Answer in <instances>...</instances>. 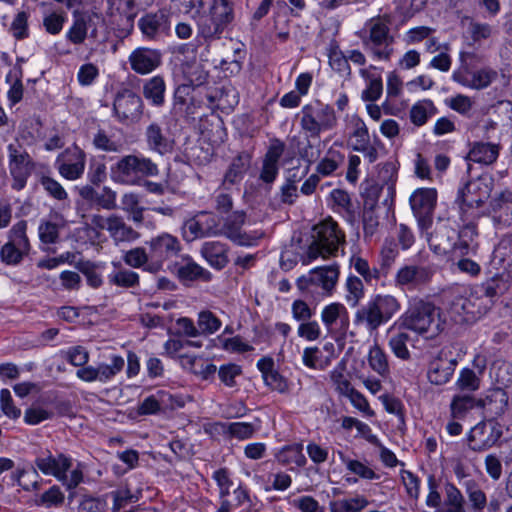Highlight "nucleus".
<instances>
[{"label": "nucleus", "instance_id": "1", "mask_svg": "<svg viewBox=\"0 0 512 512\" xmlns=\"http://www.w3.org/2000/svg\"><path fill=\"white\" fill-rule=\"evenodd\" d=\"M172 4L180 14L198 16L197 35L205 42L220 39L234 20V5L230 0H213L208 11L202 14L203 0H172Z\"/></svg>", "mask_w": 512, "mask_h": 512}, {"label": "nucleus", "instance_id": "2", "mask_svg": "<svg viewBox=\"0 0 512 512\" xmlns=\"http://www.w3.org/2000/svg\"><path fill=\"white\" fill-rule=\"evenodd\" d=\"M401 325L419 335L434 338L443 331L445 322L441 319L440 308L430 301L414 298L401 316Z\"/></svg>", "mask_w": 512, "mask_h": 512}, {"label": "nucleus", "instance_id": "3", "mask_svg": "<svg viewBox=\"0 0 512 512\" xmlns=\"http://www.w3.org/2000/svg\"><path fill=\"white\" fill-rule=\"evenodd\" d=\"M401 309L399 300L390 294H376L355 313L354 324L369 332L389 322Z\"/></svg>", "mask_w": 512, "mask_h": 512}, {"label": "nucleus", "instance_id": "4", "mask_svg": "<svg viewBox=\"0 0 512 512\" xmlns=\"http://www.w3.org/2000/svg\"><path fill=\"white\" fill-rule=\"evenodd\" d=\"M158 174V165L141 154L122 156L110 167V178L122 185H139L145 178Z\"/></svg>", "mask_w": 512, "mask_h": 512}, {"label": "nucleus", "instance_id": "5", "mask_svg": "<svg viewBox=\"0 0 512 512\" xmlns=\"http://www.w3.org/2000/svg\"><path fill=\"white\" fill-rule=\"evenodd\" d=\"M364 49L378 60L389 61L394 52V37L390 33L389 20L385 17L370 19L358 33Z\"/></svg>", "mask_w": 512, "mask_h": 512}, {"label": "nucleus", "instance_id": "6", "mask_svg": "<svg viewBox=\"0 0 512 512\" xmlns=\"http://www.w3.org/2000/svg\"><path fill=\"white\" fill-rule=\"evenodd\" d=\"M313 242L307 251V258L303 264H308L318 257L327 258L336 255L339 247L345 243V234L339 229L338 224L327 218L314 226Z\"/></svg>", "mask_w": 512, "mask_h": 512}, {"label": "nucleus", "instance_id": "7", "mask_svg": "<svg viewBox=\"0 0 512 512\" xmlns=\"http://www.w3.org/2000/svg\"><path fill=\"white\" fill-rule=\"evenodd\" d=\"M300 114V126L307 138L319 139L323 131L333 130L338 123L334 108L320 101L304 105Z\"/></svg>", "mask_w": 512, "mask_h": 512}, {"label": "nucleus", "instance_id": "8", "mask_svg": "<svg viewBox=\"0 0 512 512\" xmlns=\"http://www.w3.org/2000/svg\"><path fill=\"white\" fill-rule=\"evenodd\" d=\"M27 221L15 223L7 233V242L0 247V260L7 266H18L30 254Z\"/></svg>", "mask_w": 512, "mask_h": 512}, {"label": "nucleus", "instance_id": "9", "mask_svg": "<svg viewBox=\"0 0 512 512\" xmlns=\"http://www.w3.org/2000/svg\"><path fill=\"white\" fill-rule=\"evenodd\" d=\"M144 110V102L140 95L131 89L118 91L113 101V115L118 122L130 125L137 123Z\"/></svg>", "mask_w": 512, "mask_h": 512}, {"label": "nucleus", "instance_id": "10", "mask_svg": "<svg viewBox=\"0 0 512 512\" xmlns=\"http://www.w3.org/2000/svg\"><path fill=\"white\" fill-rule=\"evenodd\" d=\"M9 172L12 177V189L22 190L34 170V163L25 148L19 143H10L7 147Z\"/></svg>", "mask_w": 512, "mask_h": 512}, {"label": "nucleus", "instance_id": "11", "mask_svg": "<svg viewBox=\"0 0 512 512\" xmlns=\"http://www.w3.org/2000/svg\"><path fill=\"white\" fill-rule=\"evenodd\" d=\"M145 245L149 248L158 273L163 270L164 263L177 257L182 249L178 237L167 232L150 238L145 242Z\"/></svg>", "mask_w": 512, "mask_h": 512}, {"label": "nucleus", "instance_id": "12", "mask_svg": "<svg viewBox=\"0 0 512 512\" xmlns=\"http://www.w3.org/2000/svg\"><path fill=\"white\" fill-rule=\"evenodd\" d=\"M502 434V427L499 423L493 420L481 421L468 433V447L474 452L486 451L497 444Z\"/></svg>", "mask_w": 512, "mask_h": 512}, {"label": "nucleus", "instance_id": "13", "mask_svg": "<svg viewBox=\"0 0 512 512\" xmlns=\"http://www.w3.org/2000/svg\"><path fill=\"white\" fill-rule=\"evenodd\" d=\"M437 201V192L432 188H420L410 196V205L420 230L425 231L432 225L433 213Z\"/></svg>", "mask_w": 512, "mask_h": 512}, {"label": "nucleus", "instance_id": "14", "mask_svg": "<svg viewBox=\"0 0 512 512\" xmlns=\"http://www.w3.org/2000/svg\"><path fill=\"white\" fill-rule=\"evenodd\" d=\"M246 214L243 211H235L229 215L222 227L220 228L219 235H224L233 243L239 246H253L256 245L258 240L263 237V232L254 231L246 233L242 230L245 223Z\"/></svg>", "mask_w": 512, "mask_h": 512}, {"label": "nucleus", "instance_id": "15", "mask_svg": "<svg viewBox=\"0 0 512 512\" xmlns=\"http://www.w3.org/2000/svg\"><path fill=\"white\" fill-rule=\"evenodd\" d=\"M490 193V185L485 180H470L458 189L455 203L462 211L466 207L479 208L489 199Z\"/></svg>", "mask_w": 512, "mask_h": 512}, {"label": "nucleus", "instance_id": "16", "mask_svg": "<svg viewBox=\"0 0 512 512\" xmlns=\"http://www.w3.org/2000/svg\"><path fill=\"white\" fill-rule=\"evenodd\" d=\"M99 20L100 16L96 13L73 11V24L66 33L67 40L80 45L84 43L88 31H90L89 37L96 40L98 37L96 21Z\"/></svg>", "mask_w": 512, "mask_h": 512}, {"label": "nucleus", "instance_id": "17", "mask_svg": "<svg viewBox=\"0 0 512 512\" xmlns=\"http://www.w3.org/2000/svg\"><path fill=\"white\" fill-rule=\"evenodd\" d=\"M351 125L352 132L350 139L352 149L362 153L369 163H374L378 159V152L375 145L379 144L380 140L375 137L374 143H371L368 128L361 118L353 116Z\"/></svg>", "mask_w": 512, "mask_h": 512}, {"label": "nucleus", "instance_id": "18", "mask_svg": "<svg viewBox=\"0 0 512 512\" xmlns=\"http://www.w3.org/2000/svg\"><path fill=\"white\" fill-rule=\"evenodd\" d=\"M430 249L437 255H447L452 253L455 257H459L457 250V231L447 225H438L432 233L427 237Z\"/></svg>", "mask_w": 512, "mask_h": 512}, {"label": "nucleus", "instance_id": "19", "mask_svg": "<svg viewBox=\"0 0 512 512\" xmlns=\"http://www.w3.org/2000/svg\"><path fill=\"white\" fill-rule=\"evenodd\" d=\"M108 14L111 23L119 31L129 34L133 30L137 15L135 0H112Z\"/></svg>", "mask_w": 512, "mask_h": 512}, {"label": "nucleus", "instance_id": "20", "mask_svg": "<svg viewBox=\"0 0 512 512\" xmlns=\"http://www.w3.org/2000/svg\"><path fill=\"white\" fill-rule=\"evenodd\" d=\"M434 271L429 266L404 265L395 276V284L408 290L416 289L430 282Z\"/></svg>", "mask_w": 512, "mask_h": 512}, {"label": "nucleus", "instance_id": "21", "mask_svg": "<svg viewBox=\"0 0 512 512\" xmlns=\"http://www.w3.org/2000/svg\"><path fill=\"white\" fill-rule=\"evenodd\" d=\"M34 465L44 475L53 476L59 480L62 473L68 472L71 468L72 459L63 453L53 454L45 450L35 458Z\"/></svg>", "mask_w": 512, "mask_h": 512}, {"label": "nucleus", "instance_id": "22", "mask_svg": "<svg viewBox=\"0 0 512 512\" xmlns=\"http://www.w3.org/2000/svg\"><path fill=\"white\" fill-rule=\"evenodd\" d=\"M144 137L147 148L154 153L164 156L173 151L174 140L169 130L157 122H151L146 127Z\"/></svg>", "mask_w": 512, "mask_h": 512}, {"label": "nucleus", "instance_id": "23", "mask_svg": "<svg viewBox=\"0 0 512 512\" xmlns=\"http://www.w3.org/2000/svg\"><path fill=\"white\" fill-rule=\"evenodd\" d=\"M131 69L140 75H146L157 69L162 63L159 50L139 47L131 52L128 58Z\"/></svg>", "mask_w": 512, "mask_h": 512}, {"label": "nucleus", "instance_id": "24", "mask_svg": "<svg viewBox=\"0 0 512 512\" xmlns=\"http://www.w3.org/2000/svg\"><path fill=\"white\" fill-rule=\"evenodd\" d=\"M285 151V144L279 139H274L264 155L259 179L271 185L279 173V160Z\"/></svg>", "mask_w": 512, "mask_h": 512}, {"label": "nucleus", "instance_id": "25", "mask_svg": "<svg viewBox=\"0 0 512 512\" xmlns=\"http://www.w3.org/2000/svg\"><path fill=\"white\" fill-rule=\"evenodd\" d=\"M457 360L448 354L441 351L429 364L427 376L429 381L435 385H444L452 377Z\"/></svg>", "mask_w": 512, "mask_h": 512}, {"label": "nucleus", "instance_id": "26", "mask_svg": "<svg viewBox=\"0 0 512 512\" xmlns=\"http://www.w3.org/2000/svg\"><path fill=\"white\" fill-rule=\"evenodd\" d=\"M477 407L482 408L488 420L502 416L508 408V394L500 388H494L487 392L484 398L477 400Z\"/></svg>", "mask_w": 512, "mask_h": 512}, {"label": "nucleus", "instance_id": "27", "mask_svg": "<svg viewBox=\"0 0 512 512\" xmlns=\"http://www.w3.org/2000/svg\"><path fill=\"white\" fill-rule=\"evenodd\" d=\"M138 26L146 38L154 40L169 31V16L165 10L147 13L140 18Z\"/></svg>", "mask_w": 512, "mask_h": 512}, {"label": "nucleus", "instance_id": "28", "mask_svg": "<svg viewBox=\"0 0 512 512\" xmlns=\"http://www.w3.org/2000/svg\"><path fill=\"white\" fill-rule=\"evenodd\" d=\"M321 320L325 325L327 332L331 335L336 334L340 328L346 329L348 327V311L343 304L331 303L325 306L321 312Z\"/></svg>", "mask_w": 512, "mask_h": 512}, {"label": "nucleus", "instance_id": "29", "mask_svg": "<svg viewBox=\"0 0 512 512\" xmlns=\"http://www.w3.org/2000/svg\"><path fill=\"white\" fill-rule=\"evenodd\" d=\"M176 273L179 280L188 285L194 281H209L211 274L209 271L198 265L189 256L182 257L179 263L175 265Z\"/></svg>", "mask_w": 512, "mask_h": 512}, {"label": "nucleus", "instance_id": "30", "mask_svg": "<svg viewBox=\"0 0 512 512\" xmlns=\"http://www.w3.org/2000/svg\"><path fill=\"white\" fill-rule=\"evenodd\" d=\"M124 263L134 269H142L151 274H157L158 271L151 258L149 248L145 246H138L124 252L122 256Z\"/></svg>", "mask_w": 512, "mask_h": 512}, {"label": "nucleus", "instance_id": "31", "mask_svg": "<svg viewBox=\"0 0 512 512\" xmlns=\"http://www.w3.org/2000/svg\"><path fill=\"white\" fill-rule=\"evenodd\" d=\"M252 155L247 151L240 152L234 157L224 175L223 186L240 183L251 166Z\"/></svg>", "mask_w": 512, "mask_h": 512}, {"label": "nucleus", "instance_id": "32", "mask_svg": "<svg viewBox=\"0 0 512 512\" xmlns=\"http://www.w3.org/2000/svg\"><path fill=\"white\" fill-rule=\"evenodd\" d=\"M493 221L498 227L512 225V192L503 191L492 200Z\"/></svg>", "mask_w": 512, "mask_h": 512}, {"label": "nucleus", "instance_id": "33", "mask_svg": "<svg viewBox=\"0 0 512 512\" xmlns=\"http://www.w3.org/2000/svg\"><path fill=\"white\" fill-rule=\"evenodd\" d=\"M66 153L70 158L67 162H63L59 165V173L68 180H76L80 178L84 172L86 155L84 151L78 147L67 150Z\"/></svg>", "mask_w": 512, "mask_h": 512}, {"label": "nucleus", "instance_id": "34", "mask_svg": "<svg viewBox=\"0 0 512 512\" xmlns=\"http://www.w3.org/2000/svg\"><path fill=\"white\" fill-rule=\"evenodd\" d=\"M166 83L161 75L143 82L142 94L151 106L160 108L165 104Z\"/></svg>", "mask_w": 512, "mask_h": 512}, {"label": "nucleus", "instance_id": "35", "mask_svg": "<svg viewBox=\"0 0 512 512\" xmlns=\"http://www.w3.org/2000/svg\"><path fill=\"white\" fill-rule=\"evenodd\" d=\"M498 74L495 70L483 68L477 71L468 72L464 76H459L454 73L453 79L465 86L473 89L481 90L488 87L496 78Z\"/></svg>", "mask_w": 512, "mask_h": 512}, {"label": "nucleus", "instance_id": "36", "mask_svg": "<svg viewBox=\"0 0 512 512\" xmlns=\"http://www.w3.org/2000/svg\"><path fill=\"white\" fill-rule=\"evenodd\" d=\"M377 67L370 65L368 68L360 69V75L367 81V87L362 92V99L368 102L378 100L383 91V82L380 73H376Z\"/></svg>", "mask_w": 512, "mask_h": 512}, {"label": "nucleus", "instance_id": "37", "mask_svg": "<svg viewBox=\"0 0 512 512\" xmlns=\"http://www.w3.org/2000/svg\"><path fill=\"white\" fill-rule=\"evenodd\" d=\"M108 233L115 244L134 242L140 237L138 231L128 225L121 216L115 214L112 215Z\"/></svg>", "mask_w": 512, "mask_h": 512}, {"label": "nucleus", "instance_id": "38", "mask_svg": "<svg viewBox=\"0 0 512 512\" xmlns=\"http://www.w3.org/2000/svg\"><path fill=\"white\" fill-rule=\"evenodd\" d=\"M499 151L498 144L477 141L472 144L468 158L476 163L490 165L497 160Z\"/></svg>", "mask_w": 512, "mask_h": 512}, {"label": "nucleus", "instance_id": "39", "mask_svg": "<svg viewBox=\"0 0 512 512\" xmlns=\"http://www.w3.org/2000/svg\"><path fill=\"white\" fill-rule=\"evenodd\" d=\"M80 195L83 199L104 209L111 210L116 207V193L108 187L98 192L91 186H85L80 190Z\"/></svg>", "mask_w": 512, "mask_h": 512}, {"label": "nucleus", "instance_id": "40", "mask_svg": "<svg viewBox=\"0 0 512 512\" xmlns=\"http://www.w3.org/2000/svg\"><path fill=\"white\" fill-rule=\"evenodd\" d=\"M276 460L283 466H289V470L293 471L296 467H303L307 463V459L303 454V444L294 443L292 445H286L278 451L276 454Z\"/></svg>", "mask_w": 512, "mask_h": 512}, {"label": "nucleus", "instance_id": "41", "mask_svg": "<svg viewBox=\"0 0 512 512\" xmlns=\"http://www.w3.org/2000/svg\"><path fill=\"white\" fill-rule=\"evenodd\" d=\"M201 254L211 266L217 269L224 268L229 261L226 245L218 241L203 243Z\"/></svg>", "mask_w": 512, "mask_h": 512}, {"label": "nucleus", "instance_id": "42", "mask_svg": "<svg viewBox=\"0 0 512 512\" xmlns=\"http://www.w3.org/2000/svg\"><path fill=\"white\" fill-rule=\"evenodd\" d=\"M477 236V226L473 222L463 225L460 230L457 231V250L459 257L468 255L471 251L475 250L473 242Z\"/></svg>", "mask_w": 512, "mask_h": 512}, {"label": "nucleus", "instance_id": "43", "mask_svg": "<svg viewBox=\"0 0 512 512\" xmlns=\"http://www.w3.org/2000/svg\"><path fill=\"white\" fill-rule=\"evenodd\" d=\"M444 491V507L438 512H464L465 500L461 491L450 482L445 484Z\"/></svg>", "mask_w": 512, "mask_h": 512}, {"label": "nucleus", "instance_id": "44", "mask_svg": "<svg viewBox=\"0 0 512 512\" xmlns=\"http://www.w3.org/2000/svg\"><path fill=\"white\" fill-rule=\"evenodd\" d=\"M373 192H377V188L371 189ZM377 201V195L375 194V197L372 199V203L369 207H367L368 202H365V207L363 211V231H364V238L370 239L372 238L377 232L379 228V216L377 215L374 207V203Z\"/></svg>", "mask_w": 512, "mask_h": 512}, {"label": "nucleus", "instance_id": "45", "mask_svg": "<svg viewBox=\"0 0 512 512\" xmlns=\"http://www.w3.org/2000/svg\"><path fill=\"white\" fill-rule=\"evenodd\" d=\"M369 505V501L363 495H356L352 498L331 501L330 512H360Z\"/></svg>", "mask_w": 512, "mask_h": 512}, {"label": "nucleus", "instance_id": "46", "mask_svg": "<svg viewBox=\"0 0 512 512\" xmlns=\"http://www.w3.org/2000/svg\"><path fill=\"white\" fill-rule=\"evenodd\" d=\"M489 373L490 377L500 385L512 384V363L502 358H497L490 364Z\"/></svg>", "mask_w": 512, "mask_h": 512}, {"label": "nucleus", "instance_id": "47", "mask_svg": "<svg viewBox=\"0 0 512 512\" xmlns=\"http://www.w3.org/2000/svg\"><path fill=\"white\" fill-rule=\"evenodd\" d=\"M436 107L431 100L417 102L410 109V120L416 126L424 125L430 117L435 115Z\"/></svg>", "mask_w": 512, "mask_h": 512}, {"label": "nucleus", "instance_id": "48", "mask_svg": "<svg viewBox=\"0 0 512 512\" xmlns=\"http://www.w3.org/2000/svg\"><path fill=\"white\" fill-rule=\"evenodd\" d=\"M303 364L312 369L324 370L331 363V356H324L318 347H307L302 355Z\"/></svg>", "mask_w": 512, "mask_h": 512}, {"label": "nucleus", "instance_id": "49", "mask_svg": "<svg viewBox=\"0 0 512 512\" xmlns=\"http://www.w3.org/2000/svg\"><path fill=\"white\" fill-rule=\"evenodd\" d=\"M317 285H321L325 291H330L337 282L339 271L335 265L318 267L312 270Z\"/></svg>", "mask_w": 512, "mask_h": 512}, {"label": "nucleus", "instance_id": "50", "mask_svg": "<svg viewBox=\"0 0 512 512\" xmlns=\"http://www.w3.org/2000/svg\"><path fill=\"white\" fill-rule=\"evenodd\" d=\"M21 78L22 68L20 66H15L6 76V81L11 83L7 96L12 105L22 100L24 89Z\"/></svg>", "mask_w": 512, "mask_h": 512}, {"label": "nucleus", "instance_id": "51", "mask_svg": "<svg viewBox=\"0 0 512 512\" xmlns=\"http://www.w3.org/2000/svg\"><path fill=\"white\" fill-rule=\"evenodd\" d=\"M109 283L122 288H133L139 285L138 273L121 268L108 276Z\"/></svg>", "mask_w": 512, "mask_h": 512}, {"label": "nucleus", "instance_id": "52", "mask_svg": "<svg viewBox=\"0 0 512 512\" xmlns=\"http://www.w3.org/2000/svg\"><path fill=\"white\" fill-rule=\"evenodd\" d=\"M328 57L329 65L335 72L344 77L351 75L348 57L337 46L330 49Z\"/></svg>", "mask_w": 512, "mask_h": 512}, {"label": "nucleus", "instance_id": "53", "mask_svg": "<svg viewBox=\"0 0 512 512\" xmlns=\"http://www.w3.org/2000/svg\"><path fill=\"white\" fill-rule=\"evenodd\" d=\"M475 406H477V400L473 396L456 395L450 404L451 415L453 418L461 419Z\"/></svg>", "mask_w": 512, "mask_h": 512}, {"label": "nucleus", "instance_id": "54", "mask_svg": "<svg viewBox=\"0 0 512 512\" xmlns=\"http://www.w3.org/2000/svg\"><path fill=\"white\" fill-rule=\"evenodd\" d=\"M185 229L190 233L192 239L216 235L214 227L208 225V221H204L203 217H200V215L194 219L188 220L185 223Z\"/></svg>", "mask_w": 512, "mask_h": 512}, {"label": "nucleus", "instance_id": "55", "mask_svg": "<svg viewBox=\"0 0 512 512\" xmlns=\"http://www.w3.org/2000/svg\"><path fill=\"white\" fill-rule=\"evenodd\" d=\"M368 362L371 369L379 375L384 376L389 373L387 355L378 345L370 348Z\"/></svg>", "mask_w": 512, "mask_h": 512}, {"label": "nucleus", "instance_id": "56", "mask_svg": "<svg viewBox=\"0 0 512 512\" xmlns=\"http://www.w3.org/2000/svg\"><path fill=\"white\" fill-rule=\"evenodd\" d=\"M124 359L121 356L114 355L111 358V364L101 363L97 368L98 381L107 382L118 374L124 367Z\"/></svg>", "mask_w": 512, "mask_h": 512}, {"label": "nucleus", "instance_id": "57", "mask_svg": "<svg viewBox=\"0 0 512 512\" xmlns=\"http://www.w3.org/2000/svg\"><path fill=\"white\" fill-rule=\"evenodd\" d=\"M197 326L200 335H209L221 327V321L211 311L205 310L198 314Z\"/></svg>", "mask_w": 512, "mask_h": 512}, {"label": "nucleus", "instance_id": "58", "mask_svg": "<svg viewBox=\"0 0 512 512\" xmlns=\"http://www.w3.org/2000/svg\"><path fill=\"white\" fill-rule=\"evenodd\" d=\"M409 340L410 336L405 332H399L390 337L389 347L396 357L402 360L410 358V352L407 347Z\"/></svg>", "mask_w": 512, "mask_h": 512}, {"label": "nucleus", "instance_id": "59", "mask_svg": "<svg viewBox=\"0 0 512 512\" xmlns=\"http://www.w3.org/2000/svg\"><path fill=\"white\" fill-rule=\"evenodd\" d=\"M480 377L474 370L464 368L460 371L456 385L460 390L473 392L480 388Z\"/></svg>", "mask_w": 512, "mask_h": 512}, {"label": "nucleus", "instance_id": "60", "mask_svg": "<svg viewBox=\"0 0 512 512\" xmlns=\"http://www.w3.org/2000/svg\"><path fill=\"white\" fill-rule=\"evenodd\" d=\"M107 501L105 496L94 497L84 495L79 501L77 512H105Z\"/></svg>", "mask_w": 512, "mask_h": 512}, {"label": "nucleus", "instance_id": "61", "mask_svg": "<svg viewBox=\"0 0 512 512\" xmlns=\"http://www.w3.org/2000/svg\"><path fill=\"white\" fill-rule=\"evenodd\" d=\"M193 91L194 87L192 84H181L176 87L173 96V113L178 114L179 110L188 104L189 99L191 100V103L194 104V100L191 96Z\"/></svg>", "mask_w": 512, "mask_h": 512}, {"label": "nucleus", "instance_id": "62", "mask_svg": "<svg viewBox=\"0 0 512 512\" xmlns=\"http://www.w3.org/2000/svg\"><path fill=\"white\" fill-rule=\"evenodd\" d=\"M348 294L346 295L347 302L355 307L358 305L359 300L363 297L364 288L362 281L356 276H350L346 282Z\"/></svg>", "mask_w": 512, "mask_h": 512}, {"label": "nucleus", "instance_id": "63", "mask_svg": "<svg viewBox=\"0 0 512 512\" xmlns=\"http://www.w3.org/2000/svg\"><path fill=\"white\" fill-rule=\"evenodd\" d=\"M345 369L346 365L342 361L330 373L331 381L335 385L336 390L343 395L351 391L352 388L351 383L344 374Z\"/></svg>", "mask_w": 512, "mask_h": 512}, {"label": "nucleus", "instance_id": "64", "mask_svg": "<svg viewBox=\"0 0 512 512\" xmlns=\"http://www.w3.org/2000/svg\"><path fill=\"white\" fill-rule=\"evenodd\" d=\"M40 184L43 186L47 194L52 198L58 201H65L68 199L67 192L63 186L55 179L49 176H42L40 178Z\"/></svg>", "mask_w": 512, "mask_h": 512}]
</instances>
